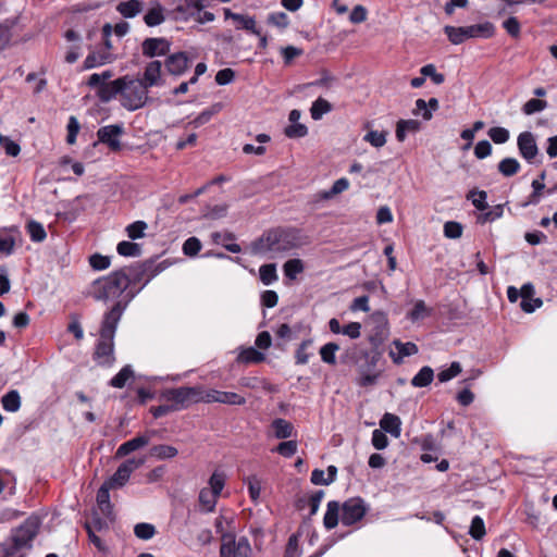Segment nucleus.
Returning <instances> with one entry per match:
<instances>
[{"instance_id": "obj_2", "label": "nucleus", "mask_w": 557, "mask_h": 557, "mask_svg": "<svg viewBox=\"0 0 557 557\" xmlns=\"http://www.w3.org/2000/svg\"><path fill=\"white\" fill-rule=\"evenodd\" d=\"M309 244L308 236L297 228H274L265 232L251 245L255 255L270 253L272 257L286 253Z\"/></svg>"}, {"instance_id": "obj_26", "label": "nucleus", "mask_w": 557, "mask_h": 557, "mask_svg": "<svg viewBox=\"0 0 557 557\" xmlns=\"http://www.w3.org/2000/svg\"><path fill=\"white\" fill-rule=\"evenodd\" d=\"M15 228H0V252L7 256L11 255L15 246Z\"/></svg>"}, {"instance_id": "obj_43", "label": "nucleus", "mask_w": 557, "mask_h": 557, "mask_svg": "<svg viewBox=\"0 0 557 557\" xmlns=\"http://www.w3.org/2000/svg\"><path fill=\"white\" fill-rule=\"evenodd\" d=\"M387 322L384 318L380 317L379 324L376 326L375 334L370 335L369 341L372 345L379 346L383 343V341L387 337Z\"/></svg>"}, {"instance_id": "obj_56", "label": "nucleus", "mask_w": 557, "mask_h": 557, "mask_svg": "<svg viewBox=\"0 0 557 557\" xmlns=\"http://www.w3.org/2000/svg\"><path fill=\"white\" fill-rule=\"evenodd\" d=\"M547 108V102L541 99H530L528 100L522 108V111L527 115L534 114L536 112H541Z\"/></svg>"}, {"instance_id": "obj_38", "label": "nucleus", "mask_w": 557, "mask_h": 557, "mask_svg": "<svg viewBox=\"0 0 557 557\" xmlns=\"http://www.w3.org/2000/svg\"><path fill=\"white\" fill-rule=\"evenodd\" d=\"M467 199L471 200L472 205L480 211L488 208L487 194L484 190L472 189L468 193Z\"/></svg>"}, {"instance_id": "obj_27", "label": "nucleus", "mask_w": 557, "mask_h": 557, "mask_svg": "<svg viewBox=\"0 0 557 557\" xmlns=\"http://www.w3.org/2000/svg\"><path fill=\"white\" fill-rule=\"evenodd\" d=\"M264 360V354L253 347L243 349L237 357V361L245 364L260 363Z\"/></svg>"}, {"instance_id": "obj_61", "label": "nucleus", "mask_w": 557, "mask_h": 557, "mask_svg": "<svg viewBox=\"0 0 557 557\" xmlns=\"http://www.w3.org/2000/svg\"><path fill=\"white\" fill-rule=\"evenodd\" d=\"M247 486H248V493L250 498L256 503L261 493V481L258 479L257 475H251L246 480Z\"/></svg>"}, {"instance_id": "obj_16", "label": "nucleus", "mask_w": 557, "mask_h": 557, "mask_svg": "<svg viewBox=\"0 0 557 557\" xmlns=\"http://www.w3.org/2000/svg\"><path fill=\"white\" fill-rule=\"evenodd\" d=\"M164 12V8L159 2L151 1L148 3L147 11L144 14L143 20L149 27L158 26L165 21Z\"/></svg>"}, {"instance_id": "obj_32", "label": "nucleus", "mask_w": 557, "mask_h": 557, "mask_svg": "<svg viewBox=\"0 0 557 557\" xmlns=\"http://www.w3.org/2000/svg\"><path fill=\"white\" fill-rule=\"evenodd\" d=\"M332 109V104L327 100L320 97L315 101H313L310 108V114L312 120L319 121L322 119L324 114L331 112Z\"/></svg>"}, {"instance_id": "obj_53", "label": "nucleus", "mask_w": 557, "mask_h": 557, "mask_svg": "<svg viewBox=\"0 0 557 557\" xmlns=\"http://www.w3.org/2000/svg\"><path fill=\"white\" fill-rule=\"evenodd\" d=\"M201 242L197 237L193 236L187 238L183 244V252L188 257H196L201 250Z\"/></svg>"}, {"instance_id": "obj_22", "label": "nucleus", "mask_w": 557, "mask_h": 557, "mask_svg": "<svg viewBox=\"0 0 557 557\" xmlns=\"http://www.w3.org/2000/svg\"><path fill=\"white\" fill-rule=\"evenodd\" d=\"M339 510H342V506L336 500H331L326 505V511L323 518V525L327 530L334 529L339 521Z\"/></svg>"}, {"instance_id": "obj_12", "label": "nucleus", "mask_w": 557, "mask_h": 557, "mask_svg": "<svg viewBox=\"0 0 557 557\" xmlns=\"http://www.w3.org/2000/svg\"><path fill=\"white\" fill-rule=\"evenodd\" d=\"M139 467V460L131 458L122 462L115 473L107 481L115 488L122 487L128 481L131 474Z\"/></svg>"}, {"instance_id": "obj_25", "label": "nucleus", "mask_w": 557, "mask_h": 557, "mask_svg": "<svg viewBox=\"0 0 557 557\" xmlns=\"http://www.w3.org/2000/svg\"><path fill=\"white\" fill-rule=\"evenodd\" d=\"M394 345L398 351L397 357L394 352H391V357L395 363H400L404 357H409L418 352V346L411 342L403 343L400 341H394Z\"/></svg>"}, {"instance_id": "obj_42", "label": "nucleus", "mask_w": 557, "mask_h": 557, "mask_svg": "<svg viewBox=\"0 0 557 557\" xmlns=\"http://www.w3.org/2000/svg\"><path fill=\"white\" fill-rule=\"evenodd\" d=\"M431 314V310L426 307L423 300H417L414 306L410 312H408L407 318L416 322L418 320L424 319Z\"/></svg>"}, {"instance_id": "obj_34", "label": "nucleus", "mask_w": 557, "mask_h": 557, "mask_svg": "<svg viewBox=\"0 0 557 557\" xmlns=\"http://www.w3.org/2000/svg\"><path fill=\"white\" fill-rule=\"evenodd\" d=\"M131 379H134V371L131 366H125L111 379L110 385L115 388H123Z\"/></svg>"}, {"instance_id": "obj_4", "label": "nucleus", "mask_w": 557, "mask_h": 557, "mask_svg": "<svg viewBox=\"0 0 557 557\" xmlns=\"http://www.w3.org/2000/svg\"><path fill=\"white\" fill-rule=\"evenodd\" d=\"M40 527V521L36 517H29L18 528L12 532L11 544L4 547V555L13 557L20 549L30 547Z\"/></svg>"}, {"instance_id": "obj_60", "label": "nucleus", "mask_w": 557, "mask_h": 557, "mask_svg": "<svg viewBox=\"0 0 557 557\" xmlns=\"http://www.w3.org/2000/svg\"><path fill=\"white\" fill-rule=\"evenodd\" d=\"M312 345L311 339H305L301 342L299 347L296 350L295 358L297 364H306L309 361L310 355L308 354V348Z\"/></svg>"}, {"instance_id": "obj_40", "label": "nucleus", "mask_w": 557, "mask_h": 557, "mask_svg": "<svg viewBox=\"0 0 557 557\" xmlns=\"http://www.w3.org/2000/svg\"><path fill=\"white\" fill-rule=\"evenodd\" d=\"M222 103H214L210 108L202 111L195 120L191 122L196 127L201 126L208 123L211 117L218 114L222 110Z\"/></svg>"}, {"instance_id": "obj_35", "label": "nucleus", "mask_w": 557, "mask_h": 557, "mask_svg": "<svg viewBox=\"0 0 557 557\" xmlns=\"http://www.w3.org/2000/svg\"><path fill=\"white\" fill-rule=\"evenodd\" d=\"M498 171L505 177H510L520 171V163L515 158H505L498 163Z\"/></svg>"}, {"instance_id": "obj_20", "label": "nucleus", "mask_w": 557, "mask_h": 557, "mask_svg": "<svg viewBox=\"0 0 557 557\" xmlns=\"http://www.w3.org/2000/svg\"><path fill=\"white\" fill-rule=\"evenodd\" d=\"M161 67L160 61H151L146 66L144 78H141V86H154L159 85L161 81Z\"/></svg>"}, {"instance_id": "obj_19", "label": "nucleus", "mask_w": 557, "mask_h": 557, "mask_svg": "<svg viewBox=\"0 0 557 557\" xmlns=\"http://www.w3.org/2000/svg\"><path fill=\"white\" fill-rule=\"evenodd\" d=\"M381 431L398 438L401 433V420L398 416L386 412L380 421Z\"/></svg>"}, {"instance_id": "obj_52", "label": "nucleus", "mask_w": 557, "mask_h": 557, "mask_svg": "<svg viewBox=\"0 0 557 557\" xmlns=\"http://www.w3.org/2000/svg\"><path fill=\"white\" fill-rule=\"evenodd\" d=\"M461 372V366L459 362L454 361L449 368L438 372L437 379L441 383H445L456 377Z\"/></svg>"}, {"instance_id": "obj_41", "label": "nucleus", "mask_w": 557, "mask_h": 557, "mask_svg": "<svg viewBox=\"0 0 557 557\" xmlns=\"http://www.w3.org/2000/svg\"><path fill=\"white\" fill-rule=\"evenodd\" d=\"M339 349L336 343H327L320 348V356L323 362L334 366L336 363L335 354Z\"/></svg>"}, {"instance_id": "obj_54", "label": "nucleus", "mask_w": 557, "mask_h": 557, "mask_svg": "<svg viewBox=\"0 0 557 557\" xmlns=\"http://www.w3.org/2000/svg\"><path fill=\"white\" fill-rule=\"evenodd\" d=\"M490 138L495 143V144H505L506 141H508L509 137H510V134H509V131L505 127H500V126H495V127H491L487 132Z\"/></svg>"}, {"instance_id": "obj_63", "label": "nucleus", "mask_w": 557, "mask_h": 557, "mask_svg": "<svg viewBox=\"0 0 557 557\" xmlns=\"http://www.w3.org/2000/svg\"><path fill=\"white\" fill-rule=\"evenodd\" d=\"M379 376L380 372L370 373L364 371L363 369H360L357 384L361 387L372 386L376 383Z\"/></svg>"}, {"instance_id": "obj_50", "label": "nucleus", "mask_w": 557, "mask_h": 557, "mask_svg": "<svg viewBox=\"0 0 557 557\" xmlns=\"http://www.w3.org/2000/svg\"><path fill=\"white\" fill-rule=\"evenodd\" d=\"M485 524L480 516H474L471 521L469 534L474 540H481L485 535Z\"/></svg>"}, {"instance_id": "obj_55", "label": "nucleus", "mask_w": 557, "mask_h": 557, "mask_svg": "<svg viewBox=\"0 0 557 557\" xmlns=\"http://www.w3.org/2000/svg\"><path fill=\"white\" fill-rule=\"evenodd\" d=\"M297 442L296 441H286L281 442L275 448L274 451L280 454L281 456L285 458H290L297 453Z\"/></svg>"}, {"instance_id": "obj_57", "label": "nucleus", "mask_w": 557, "mask_h": 557, "mask_svg": "<svg viewBox=\"0 0 557 557\" xmlns=\"http://www.w3.org/2000/svg\"><path fill=\"white\" fill-rule=\"evenodd\" d=\"M363 139L373 147L380 148L386 144V134L384 132L370 131L364 135Z\"/></svg>"}, {"instance_id": "obj_14", "label": "nucleus", "mask_w": 557, "mask_h": 557, "mask_svg": "<svg viewBox=\"0 0 557 557\" xmlns=\"http://www.w3.org/2000/svg\"><path fill=\"white\" fill-rule=\"evenodd\" d=\"M170 49L171 42L165 38H146L141 42V52L149 58L166 55Z\"/></svg>"}, {"instance_id": "obj_36", "label": "nucleus", "mask_w": 557, "mask_h": 557, "mask_svg": "<svg viewBox=\"0 0 557 557\" xmlns=\"http://www.w3.org/2000/svg\"><path fill=\"white\" fill-rule=\"evenodd\" d=\"M15 26V20H5L0 23V51L5 49L12 39V28Z\"/></svg>"}, {"instance_id": "obj_13", "label": "nucleus", "mask_w": 557, "mask_h": 557, "mask_svg": "<svg viewBox=\"0 0 557 557\" xmlns=\"http://www.w3.org/2000/svg\"><path fill=\"white\" fill-rule=\"evenodd\" d=\"M517 145L521 157L529 163H532L539 153V148L534 135L531 132L521 133L518 136Z\"/></svg>"}, {"instance_id": "obj_64", "label": "nucleus", "mask_w": 557, "mask_h": 557, "mask_svg": "<svg viewBox=\"0 0 557 557\" xmlns=\"http://www.w3.org/2000/svg\"><path fill=\"white\" fill-rule=\"evenodd\" d=\"M284 133L288 138H301L308 134V128L305 124L295 123L288 125Z\"/></svg>"}, {"instance_id": "obj_23", "label": "nucleus", "mask_w": 557, "mask_h": 557, "mask_svg": "<svg viewBox=\"0 0 557 557\" xmlns=\"http://www.w3.org/2000/svg\"><path fill=\"white\" fill-rule=\"evenodd\" d=\"M111 60H112V54L108 51H102V50L92 51L86 57V59L84 61V69H86V70L95 69V67H98V66H101L103 64L111 62Z\"/></svg>"}, {"instance_id": "obj_21", "label": "nucleus", "mask_w": 557, "mask_h": 557, "mask_svg": "<svg viewBox=\"0 0 557 557\" xmlns=\"http://www.w3.org/2000/svg\"><path fill=\"white\" fill-rule=\"evenodd\" d=\"M421 128V123L418 120H399L396 125V138L403 143L408 134H414Z\"/></svg>"}, {"instance_id": "obj_17", "label": "nucleus", "mask_w": 557, "mask_h": 557, "mask_svg": "<svg viewBox=\"0 0 557 557\" xmlns=\"http://www.w3.org/2000/svg\"><path fill=\"white\" fill-rule=\"evenodd\" d=\"M166 71L174 75L181 76L188 67V58L185 52H176L168 57L165 61Z\"/></svg>"}, {"instance_id": "obj_18", "label": "nucleus", "mask_w": 557, "mask_h": 557, "mask_svg": "<svg viewBox=\"0 0 557 557\" xmlns=\"http://www.w3.org/2000/svg\"><path fill=\"white\" fill-rule=\"evenodd\" d=\"M115 488L111 483L104 481L97 492V504L103 516L110 518L112 506L110 503V490Z\"/></svg>"}, {"instance_id": "obj_37", "label": "nucleus", "mask_w": 557, "mask_h": 557, "mask_svg": "<svg viewBox=\"0 0 557 557\" xmlns=\"http://www.w3.org/2000/svg\"><path fill=\"white\" fill-rule=\"evenodd\" d=\"M284 274L289 280H295L298 274L304 272V262L300 259H289L284 263Z\"/></svg>"}, {"instance_id": "obj_28", "label": "nucleus", "mask_w": 557, "mask_h": 557, "mask_svg": "<svg viewBox=\"0 0 557 557\" xmlns=\"http://www.w3.org/2000/svg\"><path fill=\"white\" fill-rule=\"evenodd\" d=\"M2 407L8 412H16L21 408V396L16 389L9 391L1 398Z\"/></svg>"}, {"instance_id": "obj_47", "label": "nucleus", "mask_w": 557, "mask_h": 557, "mask_svg": "<svg viewBox=\"0 0 557 557\" xmlns=\"http://www.w3.org/2000/svg\"><path fill=\"white\" fill-rule=\"evenodd\" d=\"M116 10L124 17H134L139 12V0H131L117 4Z\"/></svg>"}, {"instance_id": "obj_33", "label": "nucleus", "mask_w": 557, "mask_h": 557, "mask_svg": "<svg viewBox=\"0 0 557 557\" xmlns=\"http://www.w3.org/2000/svg\"><path fill=\"white\" fill-rule=\"evenodd\" d=\"M177 454V449L171 445H156L149 449V455L160 460L174 458Z\"/></svg>"}, {"instance_id": "obj_59", "label": "nucleus", "mask_w": 557, "mask_h": 557, "mask_svg": "<svg viewBox=\"0 0 557 557\" xmlns=\"http://www.w3.org/2000/svg\"><path fill=\"white\" fill-rule=\"evenodd\" d=\"M421 75L430 77L434 84L441 85L445 81V76L442 73L436 72V67L433 64H426L420 69Z\"/></svg>"}, {"instance_id": "obj_45", "label": "nucleus", "mask_w": 557, "mask_h": 557, "mask_svg": "<svg viewBox=\"0 0 557 557\" xmlns=\"http://www.w3.org/2000/svg\"><path fill=\"white\" fill-rule=\"evenodd\" d=\"M226 481V475L224 472L215 470L209 479V490L214 492L220 496Z\"/></svg>"}, {"instance_id": "obj_10", "label": "nucleus", "mask_w": 557, "mask_h": 557, "mask_svg": "<svg viewBox=\"0 0 557 557\" xmlns=\"http://www.w3.org/2000/svg\"><path fill=\"white\" fill-rule=\"evenodd\" d=\"M201 401L242 406L246 404V398L233 392L209 389L207 392L201 391Z\"/></svg>"}, {"instance_id": "obj_62", "label": "nucleus", "mask_w": 557, "mask_h": 557, "mask_svg": "<svg viewBox=\"0 0 557 557\" xmlns=\"http://www.w3.org/2000/svg\"><path fill=\"white\" fill-rule=\"evenodd\" d=\"M462 225L459 222L448 221L444 224V235L447 238L457 239L462 235Z\"/></svg>"}, {"instance_id": "obj_5", "label": "nucleus", "mask_w": 557, "mask_h": 557, "mask_svg": "<svg viewBox=\"0 0 557 557\" xmlns=\"http://www.w3.org/2000/svg\"><path fill=\"white\" fill-rule=\"evenodd\" d=\"M444 33L454 45H460L470 38H491L495 34V26L491 22L469 26H445Z\"/></svg>"}, {"instance_id": "obj_3", "label": "nucleus", "mask_w": 557, "mask_h": 557, "mask_svg": "<svg viewBox=\"0 0 557 557\" xmlns=\"http://www.w3.org/2000/svg\"><path fill=\"white\" fill-rule=\"evenodd\" d=\"M138 85L139 79H131L128 76H124L113 82L101 84L97 95L103 102H108L119 95L124 107L129 110H136L139 108Z\"/></svg>"}, {"instance_id": "obj_30", "label": "nucleus", "mask_w": 557, "mask_h": 557, "mask_svg": "<svg viewBox=\"0 0 557 557\" xmlns=\"http://www.w3.org/2000/svg\"><path fill=\"white\" fill-rule=\"evenodd\" d=\"M219 495L214 492L210 491L207 487H203L199 493V505L201 509L206 512H211L214 510L216 500Z\"/></svg>"}, {"instance_id": "obj_6", "label": "nucleus", "mask_w": 557, "mask_h": 557, "mask_svg": "<svg viewBox=\"0 0 557 557\" xmlns=\"http://www.w3.org/2000/svg\"><path fill=\"white\" fill-rule=\"evenodd\" d=\"M160 398L171 404L174 411L188 408L191 404L201 403V388L181 386L163 389Z\"/></svg>"}, {"instance_id": "obj_44", "label": "nucleus", "mask_w": 557, "mask_h": 557, "mask_svg": "<svg viewBox=\"0 0 557 557\" xmlns=\"http://www.w3.org/2000/svg\"><path fill=\"white\" fill-rule=\"evenodd\" d=\"M267 23L280 29H286L290 21L285 12H272L268 15Z\"/></svg>"}, {"instance_id": "obj_11", "label": "nucleus", "mask_w": 557, "mask_h": 557, "mask_svg": "<svg viewBox=\"0 0 557 557\" xmlns=\"http://www.w3.org/2000/svg\"><path fill=\"white\" fill-rule=\"evenodd\" d=\"M122 133V126L107 125L98 129L97 137L99 143L107 145L112 151H119L121 149L119 137Z\"/></svg>"}, {"instance_id": "obj_8", "label": "nucleus", "mask_w": 557, "mask_h": 557, "mask_svg": "<svg viewBox=\"0 0 557 557\" xmlns=\"http://www.w3.org/2000/svg\"><path fill=\"white\" fill-rule=\"evenodd\" d=\"M251 547L246 537L235 540V534H223V543L220 548V557H249Z\"/></svg>"}, {"instance_id": "obj_46", "label": "nucleus", "mask_w": 557, "mask_h": 557, "mask_svg": "<svg viewBox=\"0 0 557 557\" xmlns=\"http://www.w3.org/2000/svg\"><path fill=\"white\" fill-rule=\"evenodd\" d=\"M26 228H27L29 237L33 242L40 243V242L45 240V238L47 237V233H46L42 224L39 222L30 221L27 224Z\"/></svg>"}, {"instance_id": "obj_24", "label": "nucleus", "mask_w": 557, "mask_h": 557, "mask_svg": "<svg viewBox=\"0 0 557 557\" xmlns=\"http://www.w3.org/2000/svg\"><path fill=\"white\" fill-rule=\"evenodd\" d=\"M271 428L274 431V436L280 440L289 438L294 434V425L282 418H276L272 421Z\"/></svg>"}, {"instance_id": "obj_48", "label": "nucleus", "mask_w": 557, "mask_h": 557, "mask_svg": "<svg viewBox=\"0 0 557 557\" xmlns=\"http://www.w3.org/2000/svg\"><path fill=\"white\" fill-rule=\"evenodd\" d=\"M116 251L123 257H136L139 253V246L136 243L123 240L117 244Z\"/></svg>"}, {"instance_id": "obj_15", "label": "nucleus", "mask_w": 557, "mask_h": 557, "mask_svg": "<svg viewBox=\"0 0 557 557\" xmlns=\"http://www.w3.org/2000/svg\"><path fill=\"white\" fill-rule=\"evenodd\" d=\"M225 20H233L235 23L236 29H244L253 35H260V29L257 27V22L255 16L234 13L231 9L225 8L223 10Z\"/></svg>"}, {"instance_id": "obj_58", "label": "nucleus", "mask_w": 557, "mask_h": 557, "mask_svg": "<svg viewBox=\"0 0 557 557\" xmlns=\"http://www.w3.org/2000/svg\"><path fill=\"white\" fill-rule=\"evenodd\" d=\"M89 264L94 270L101 271L106 270L111 265V258L109 256H102L95 253L89 258Z\"/></svg>"}, {"instance_id": "obj_39", "label": "nucleus", "mask_w": 557, "mask_h": 557, "mask_svg": "<svg viewBox=\"0 0 557 557\" xmlns=\"http://www.w3.org/2000/svg\"><path fill=\"white\" fill-rule=\"evenodd\" d=\"M259 276L264 285H271L277 281L276 265L274 263L263 264L259 269Z\"/></svg>"}, {"instance_id": "obj_7", "label": "nucleus", "mask_w": 557, "mask_h": 557, "mask_svg": "<svg viewBox=\"0 0 557 557\" xmlns=\"http://www.w3.org/2000/svg\"><path fill=\"white\" fill-rule=\"evenodd\" d=\"M368 509L369 508L362 498H348L342 505L341 521L344 525H352L363 519Z\"/></svg>"}, {"instance_id": "obj_51", "label": "nucleus", "mask_w": 557, "mask_h": 557, "mask_svg": "<svg viewBox=\"0 0 557 557\" xmlns=\"http://www.w3.org/2000/svg\"><path fill=\"white\" fill-rule=\"evenodd\" d=\"M504 213V205L494 206L490 211L484 212L478 216V222L481 224H485L487 222H493L503 216Z\"/></svg>"}, {"instance_id": "obj_29", "label": "nucleus", "mask_w": 557, "mask_h": 557, "mask_svg": "<svg viewBox=\"0 0 557 557\" xmlns=\"http://www.w3.org/2000/svg\"><path fill=\"white\" fill-rule=\"evenodd\" d=\"M434 371L431 367L425 366L412 377L411 385L413 387H425L432 383Z\"/></svg>"}, {"instance_id": "obj_31", "label": "nucleus", "mask_w": 557, "mask_h": 557, "mask_svg": "<svg viewBox=\"0 0 557 557\" xmlns=\"http://www.w3.org/2000/svg\"><path fill=\"white\" fill-rule=\"evenodd\" d=\"M544 178H545V172H542L540 175V180H534L532 182L533 191L529 196L528 201H525L523 203V207H527L529 205H537L541 201L542 191L545 188Z\"/></svg>"}, {"instance_id": "obj_1", "label": "nucleus", "mask_w": 557, "mask_h": 557, "mask_svg": "<svg viewBox=\"0 0 557 557\" xmlns=\"http://www.w3.org/2000/svg\"><path fill=\"white\" fill-rule=\"evenodd\" d=\"M139 293V262L112 272L94 282L92 295L97 300L121 299L108 311L102 320L99 338L92 352L94 361L100 367L115 362L114 336L117 323L127 304Z\"/></svg>"}, {"instance_id": "obj_49", "label": "nucleus", "mask_w": 557, "mask_h": 557, "mask_svg": "<svg viewBox=\"0 0 557 557\" xmlns=\"http://www.w3.org/2000/svg\"><path fill=\"white\" fill-rule=\"evenodd\" d=\"M139 449V435H136L132 440L120 445L115 453V458H122L127 456L129 453Z\"/></svg>"}, {"instance_id": "obj_9", "label": "nucleus", "mask_w": 557, "mask_h": 557, "mask_svg": "<svg viewBox=\"0 0 557 557\" xmlns=\"http://www.w3.org/2000/svg\"><path fill=\"white\" fill-rule=\"evenodd\" d=\"M209 2L210 0H176L173 13L175 14V18L188 21L209 5Z\"/></svg>"}]
</instances>
